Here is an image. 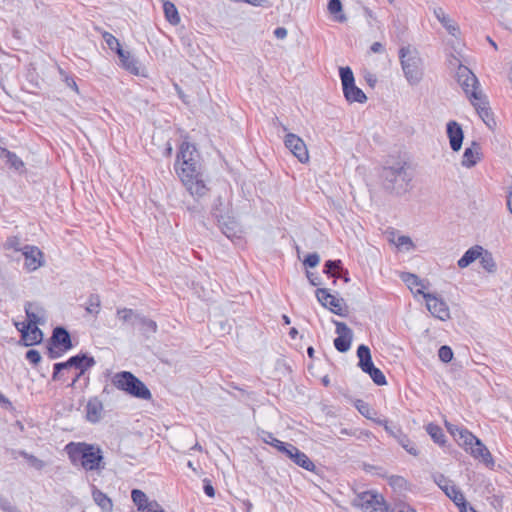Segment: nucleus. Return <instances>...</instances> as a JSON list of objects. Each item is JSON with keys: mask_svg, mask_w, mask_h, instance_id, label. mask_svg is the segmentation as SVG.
Listing matches in <instances>:
<instances>
[{"mask_svg": "<svg viewBox=\"0 0 512 512\" xmlns=\"http://www.w3.org/2000/svg\"><path fill=\"white\" fill-rule=\"evenodd\" d=\"M426 430L435 443L439 445H443L445 443V435L441 427L430 423L427 425Z\"/></svg>", "mask_w": 512, "mask_h": 512, "instance_id": "obj_36", "label": "nucleus"}, {"mask_svg": "<svg viewBox=\"0 0 512 512\" xmlns=\"http://www.w3.org/2000/svg\"><path fill=\"white\" fill-rule=\"evenodd\" d=\"M63 352L64 351H62V347H55L53 345L48 347V355L50 359L59 358Z\"/></svg>", "mask_w": 512, "mask_h": 512, "instance_id": "obj_58", "label": "nucleus"}, {"mask_svg": "<svg viewBox=\"0 0 512 512\" xmlns=\"http://www.w3.org/2000/svg\"><path fill=\"white\" fill-rule=\"evenodd\" d=\"M389 512H417L413 507L408 504H398L391 508Z\"/></svg>", "mask_w": 512, "mask_h": 512, "instance_id": "obj_54", "label": "nucleus"}, {"mask_svg": "<svg viewBox=\"0 0 512 512\" xmlns=\"http://www.w3.org/2000/svg\"><path fill=\"white\" fill-rule=\"evenodd\" d=\"M2 154L3 156L6 158L7 160V163L15 168V169H19L20 167H23V161L13 152H10L6 149H3L2 150Z\"/></svg>", "mask_w": 512, "mask_h": 512, "instance_id": "obj_44", "label": "nucleus"}, {"mask_svg": "<svg viewBox=\"0 0 512 512\" xmlns=\"http://www.w3.org/2000/svg\"><path fill=\"white\" fill-rule=\"evenodd\" d=\"M101 301L97 294H91L86 302V311L90 314L97 315L100 312Z\"/></svg>", "mask_w": 512, "mask_h": 512, "instance_id": "obj_39", "label": "nucleus"}, {"mask_svg": "<svg viewBox=\"0 0 512 512\" xmlns=\"http://www.w3.org/2000/svg\"><path fill=\"white\" fill-rule=\"evenodd\" d=\"M65 450L72 464H80L86 471H101L105 462L100 447L85 442H70Z\"/></svg>", "mask_w": 512, "mask_h": 512, "instance_id": "obj_3", "label": "nucleus"}, {"mask_svg": "<svg viewBox=\"0 0 512 512\" xmlns=\"http://www.w3.org/2000/svg\"><path fill=\"white\" fill-rule=\"evenodd\" d=\"M131 498L139 511L146 512L149 507H158L157 501H149L147 495L139 489H133L131 491Z\"/></svg>", "mask_w": 512, "mask_h": 512, "instance_id": "obj_26", "label": "nucleus"}, {"mask_svg": "<svg viewBox=\"0 0 512 512\" xmlns=\"http://www.w3.org/2000/svg\"><path fill=\"white\" fill-rule=\"evenodd\" d=\"M273 33L277 39H284L287 36V29L284 27H277Z\"/></svg>", "mask_w": 512, "mask_h": 512, "instance_id": "obj_61", "label": "nucleus"}, {"mask_svg": "<svg viewBox=\"0 0 512 512\" xmlns=\"http://www.w3.org/2000/svg\"><path fill=\"white\" fill-rule=\"evenodd\" d=\"M136 320H137L136 325L139 326L141 333L146 338H149L151 335H153L157 332L158 326L154 320L149 319L143 315L136 316Z\"/></svg>", "mask_w": 512, "mask_h": 512, "instance_id": "obj_30", "label": "nucleus"}, {"mask_svg": "<svg viewBox=\"0 0 512 512\" xmlns=\"http://www.w3.org/2000/svg\"><path fill=\"white\" fill-rule=\"evenodd\" d=\"M434 15L450 35L456 36L459 33V26L445 13L443 8H435Z\"/></svg>", "mask_w": 512, "mask_h": 512, "instance_id": "obj_28", "label": "nucleus"}, {"mask_svg": "<svg viewBox=\"0 0 512 512\" xmlns=\"http://www.w3.org/2000/svg\"><path fill=\"white\" fill-rule=\"evenodd\" d=\"M459 504H456L459 507L460 512H477L473 507H471L463 497V501H458Z\"/></svg>", "mask_w": 512, "mask_h": 512, "instance_id": "obj_60", "label": "nucleus"}, {"mask_svg": "<svg viewBox=\"0 0 512 512\" xmlns=\"http://www.w3.org/2000/svg\"><path fill=\"white\" fill-rule=\"evenodd\" d=\"M50 342L55 347H62V351H68L73 347L69 332L60 326L53 330Z\"/></svg>", "mask_w": 512, "mask_h": 512, "instance_id": "obj_22", "label": "nucleus"}, {"mask_svg": "<svg viewBox=\"0 0 512 512\" xmlns=\"http://www.w3.org/2000/svg\"><path fill=\"white\" fill-rule=\"evenodd\" d=\"M307 278H308L309 282H310L313 286H318V285H320L319 277H318L317 275H315L314 273L307 271Z\"/></svg>", "mask_w": 512, "mask_h": 512, "instance_id": "obj_62", "label": "nucleus"}, {"mask_svg": "<svg viewBox=\"0 0 512 512\" xmlns=\"http://www.w3.org/2000/svg\"><path fill=\"white\" fill-rule=\"evenodd\" d=\"M163 11H164L166 20L170 24L177 25L180 23V16H179L178 10L172 2H170L168 0L164 1Z\"/></svg>", "mask_w": 512, "mask_h": 512, "instance_id": "obj_33", "label": "nucleus"}, {"mask_svg": "<svg viewBox=\"0 0 512 512\" xmlns=\"http://www.w3.org/2000/svg\"><path fill=\"white\" fill-rule=\"evenodd\" d=\"M117 55L120 59L121 66L133 75L141 74V65L139 61L131 55L129 51L118 49Z\"/></svg>", "mask_w": 512, "mask_h": 512, "instance_id": "obj_23", "label": "nucleus"}, {"mask_svg": "<svg viewBox=\"0 0 512 512\" xmlns=\"http://www.w3.org/2000/svg\"><path fill=\"white\" fill-rule=\"evenodd\" d=\"M102 36H103V39L106 42L107 46L111 50H113L117 53L118 49H122L118 39L115 36H113L111 33L104 32Z\"/></svg>", "mask_w": 512, "mask_h": 512, "instance_id": "obj_47", "label": "nucleus"}, {"mask_svg": "<svg viewBox=\"0 0 512 512\" xmlns=\"http://www.w3.org/2000/svg\"><path fill=\"white\" fill-rule=\"evenodd\" d=\"M399 59L404 76L410 85H417L423 78V60L419 52L410 46L399 50Z\"/></svg>", "mask_w": 512, "mask_h": 512, "instance_id": "obj_5", "label": "nucleus"}, {"mask_svg": "<svg viewBox=\"0 0 512 512\" xmlns=\"http://www.w3.org/2000/svg\"><path fill=\"white\" fill-rule=\"evenodd\" d=\"M296 465L302 467L307 471H314L315 465L310 458L302 451L295 450L292 460Z\"/></svg>", "mask_w": 512, "mask_h": 512, "instance_id": "obj_34", "label": "nucleus"}, {"mask_svg": "<svg viewBox=\"0 0 512 512\" xmlns=\"http://www.w3.org/2000/svg\"><path fill=\"white\" fill-rule=\"evenodd\" d=\"M345 99L350 102L364 103L367 100L365 93L354 84L349 85L343 89Z\"/></svg>", "mask_w": 512, "mask_h": 512, "instance_id": "obj_31", "label": "nucleus"}, {"mask_svg": "<svg viewBox=\"0 0 512 512\" xmlns=\"http://www.w3.org/2000/svg\"><path fill=\"white\" fill-rule=\"evenodd\" d=\"M284 144L301 163L309 161V153L306 144L298 135L288 133L285 136Z\"/></svg>", "mask_w": 512, "mask_h": 512, "instance_id": "obj_14", "label": "nucleus"}, {"mask_svg": "<svg viewBox=\"0 0 512 512\" xmlns=\"http://www.w3.org/2000/svg\"><path fill=\"white\" fill-rule=\"evenodd\" d=\"M352 505L355 508H359L363 512L389 511V507L383 495L373 490H367L358 493L352 501Z\"/></svg>", "mask_w": 512, "mask_h": 512, "instance_id": "obj_7", "label": "nucleus"}, {"mask_svg": "<svg viewBox=\"0 0 512 512\" xmlns=\"http://www.w3.org/2000/svg\"><path fill=\"white\" fill-rule=\"evenodd\" d=\"M341 268H342L341 260H328V261H326V263L324 265L323 272L325 274H328V275L334 277L335 276L334 271L339 270Z\"/></svg>", "mask_w": 512, "mask_h": 512, "instance_id": "obj_48", "label": "nucleus"}, {"mask_svg": "<svg viewBox=\"0 0 512 512\" xmlns=\"http://www.w3.org/2000/svg\"><path fill=\"white\" fill-rule=\"evenodd\" d=\"M112 384L119 390L143 400H150L152 394L147 386L129 371H121L112 377Z\"/></svg>", "mask_w": 512, "mask_h": 512, "instance_id": "obj_6", "label": "nucleus"}, {"mask_svg": "<svg viewBox=\"0 0 512 512\" xmlns=\"http://www.w3.org/2000/svg\"><path fill=\"white\" fill-rule=\"evenodd\" d=\"M439 359L444 363H449L453 359V351L447 346L443 345L438 350Z\"/></svg>", "mask_w": 512, "mask_h": 512, "instance_id": "obj_50", "label": "nucleus"}, {"mask_svg": "<svg viewBox=\"0 0 512 512\" xmlns=\"http://www.w3.org/2000/svg\"><path fill=\"white\" fill-rule=\"evenodd\" d=\"M483 254V247L475 245L469 248L464 255L458 260L457 265L459 268H466L475 260L479 259Z\"/></svg>", "mask_w": 512, "mask_h": 512, "instance_id": "obj_29", "label": "nucleus"}, {"mask_svg": "<svg viewBox=\"0 0 512 512\" xmlns=\"http://www.w3.org/2000/svg\"><path fill=\"white\" fill-rule=\"evenodd\" d=\"M481 267L489 272L494 273L496 271V262L492 256V253L483 249L482 256L479 257Z\"/></svg>", "mask_w": 512, "mask_h": 512, "instance_id": "obj_35", "label": "nucleus"}, {"mask_svg": "<svg viewBox=\"0 0 512 512\" xmlns=\"http://www.w3.org/2000/svg\"><path fill=\"white\" fill-rule=\"evenodd\" d=\"M468 449L474 458L481 459L488 467H492L494 465V460L490 451L480 439L477 438Z\"/></svg>", "mask_w": 512, "mask_h": 512, "instance_id": "obj_24", "label": "nucleus"}, {"mask_svg": "<svg viewBox=\"0 0 512 512\" xmlns=\"http://www.w3.org/2000/svg\"><path fill=\"white\" fill-rule=\"evenodd\" d=\"M357 356L359 358V367L363 372L371 377L376 385L383 386L387 384L386 377L383 372L374 366L368 346L361 344L357 348Z\"/></svg>", "mask_w": 512, "mask_h": 512, "instance_id": "obj_9", "label": "nucleus"}, {"mask_svg": "<svg viewBox=\"0 0 512 512\" xmlns=\"http://www.w3.org/2000/svg\"><path fill=\"white\" fill-rule=\"evenodd\" d=\"M261 438H262L263 442L273 446L279 452L281 449H284L285 442H282L279 439H277L276 437H274V435L271 432L263 431Z\"/></svg>", "mask_w": 512, "mask_h": 512, "instance_id": "obj_43", "label": "nucleus"}, {"mask_svg": "<svg viewBox=\"0 0 512 512\" xmlns=\"http://www.w3.org/2000/svg\"><path fill=\"white\" fill-rule=\"evenodd\" d=\"M416 293L423 295L427 309L434 317L442 321H446L450 318L449 307L443 299L434 294L425 293L421 289H416Z\"/></svg>", "mask_w": 512, "mask_h": 512, "instance_id": "obj_11", "label": "nucleus"}, {"mask_svg": "<svg viewBox=\"0 0 512 512\" xmlns=\"http://www.w3.org/2000/svg\"><path fill=\"white\" fill-rule=\"evenodd\" d=\"M199 158L200 157L195 146L189 142H183L180 145L179 151L177 153L174 167L184 166L193 162L200 163Z\"/></svg>", "mask_w": 512, "mask_h": 512, "instance_id": "obj_16", "label": "nucleus"}, {"mask_svg": "<svg viewBox=\"0 0 512 512\" xmlns=\"http://www.w3.org/2000/svg\"><path fill=\"white\" fill-rule=\"evenodd\" d=\"M320 262V256L317 253H310L306 256L304 264L310 268L316 267Z\"/></svg>", "mask_w": 512, "mask_h": 512, "instance_id": "obj_51", "label": "nucleus"}, {"mask_svg": "<svg viewBox=\"0 0 512 512\" xmlns=\"http://www.w3.org/2000/svg\"><path fill=\"white\" fill-rule=\"evenodd\" d=\"M336 327L337 337L334 339V346L337 351L341 353L347 352L353 340L352 330L344 323L337 320H332Z\"/></svg>", "mask_w": 512, "mask_h": 512, "instance_id": "obj_12", "label": "nucleus"}, {"mask_svg": "<svg viewBox=\"0 0 512 512\" xmlns=\"http://www.w3.org/2000/svg\"><path fill=\"white\" fill-rule=\"evenodd\" d=\"M446 133L451 149L454 152H458L462 147L464 139V132L461 125L456 121H449L446 125Z\"/></svg>", "mask_w": 512, "mask_h": 512, "instance_id": "obj_17", "label": "nucleus"}, {"mask_svg": "<svg viewBox=\"0 0 512 512\" xmlns=\"http://www.w3.org/2000/svg\"><path fill=\"white\" fill-rule=\"evenodd\" d=\"M315 296L318 302L332 313L339 316H346L347 311L344 309L345 303L343 298L336 297L326 288H318L315 291Z\"/></svg>", "mask_w": 512, "mask_h": 512, "instance_id": "obj_10", "label": "nucleus"}, {"mask_svg": "<svg viewBox=\"0 0 512 512\" xmlns=\"http://www.w3.org/2000/svg\"><path fill=\"white\" fill-rule=\"evenodd\" d=\"M481 156V147L480 145L473 141L470 147H467L463 153L461 165L465 168L474 167Z\"/></svg>", "mask_w": 512, "mask_h": 512, "instance_id": "obj_25", "label": "nucleus"}, {"mask_svg": "<svg viewBox=\"0 0 512 512\" xmlns=\"http://www.w3.org/2000/svg\"><path fill=\"white\" fill-rule=\"evenodd\" d=\"M18 454H19L21 457L25 458V459L27 460L28 464H29L32 468H34V469H36V470H42V469L45 467V462H44L43 460H41V459L37 458L36 456H34V455H32V454L27 453V452H26V451H24V450H20V451L18 452Z\"/></svg>", "mask_w": 512, "mask_h": 512, "instance_id": "obj_40", "label": "nucleus"}, {"mask_svg": "<svg viewBox=\"0 0 512 512\" xmlns=\"http://www.w3.org/2000/svg\"><path fill=\"white\" fill-rule=\"evenodd\" d=\"M295 450L298 448L290 443H285L284 449H281L280 452L286 455L290 460H292L293 455L295 454Z\"/></svg>", "mask_w": 512, "mask_h": 512, "instance_id": "obj_55", "label": "nucleus"}, {"mask_svg": "<svg viewBox=\"0 0 512 512\" xmlns=\"http://www.w3.org/2000/svg\"><path fill=\"white\" fill-rule=\"evenodd\" d=\"M476 439L477 437L475 435L464 428L459 432V435L455 440L459 443V445L464 446L465 449L468 450V448L474 443Z\"/></svg>", "mask_w": 512, "mask_h": 512, "instance_id": "obj_37", "label": "nucleus"}, {"mask_svg": "<svg viewBox=\"0 0 512 512\" xmlns=\"http://www.w3.org/2000/svg\"><path fill=\"white\" fill-rule=\"evenodd\" d=\"M92 498L100 507L102 512H112L113 502L104 492L98 489L94 484L91 485Z\"/></svg>", "mask_w": 512, "mask_h": 512, "instance_id": "obj_27", "label": "nucleus"}, {"mask_svg": "<svg viewBox=\"0 0 512 512\" xmlns=\"http://www.w3.org/2000/svg\"><path fill=\"white\" fill-rule=\"evenodd\" d=\"M141 314L136 313L132 309L129 308H122L117 310V316L120 320L123 322H130L133 326L136 325L137 320L136 316H140Z\"/></svg>", "mask_w": 512, "mask_h": 512, "instance_id": "obj_38", "label": "nucleus"}, {"mask_svg": "<svg viewBox=\"0 0 512 512\" xmlns=\"http://www.w3.org/2000/svg\"><path fill=\"white\" fill-rule=\"evenodd\" d=\"M339 76L342 82V88L352 85L355 83L354 75L350 67H340Z\"/></svg>", "mask_w": 512, "mask_h": 512, "instance_id": "obj_41", "label": "nucleus"}, {"mask_svg": "<svg viewBox=\"0 0 512 512\" xmlns=\"http://www.w3.org/2000/svg\"><path fill=\"white\" fill-rule=\"evenodd\" d=\"M356 409L359 411L361 415H363L367 419H373V415L375 414L374 410L369 406L368 403L363 400H357L355 403Z\"/></svg>", "mask_w": 512, "mask_h": 512, "instance_id": "obj_45", "label": "nucleus"}, {"mask_svg": "<svg viewBox=\"0 0 512 512\" xmlns=\"http://www.w3.org/2000/svg\"><path fill=\"white\" fill-rule=\"evenodd\" d=\"M402 279L410 289H413V287H420L419 289L423 291L425 288L421 279L414 274L407 273L402 277Z\"/></svg>", "mask_w": 512, "mask_h": 512, "instance_id": "obj_46", "label": "nucleus"}, {"mask_svg": "<svg viewBox=\"0 0 512 512\" xmlns=\"http://www.w3.org/2000/svg\"><path fill=\"white\" fill-rule=\"evenodd\" d=\"M104 413V406L98 397H91L88 399L85 406V419L90 423H98Z\"/></svg>", "mask_w": 512, "mask_h": 512, "instance_id": "obj_19", "label": "nucleus"}, {"mask_svg": "<svg viewBox=\"0 0 512 512\" xmlns=\"http://www.w3.org/2000/svg\"><path fill=\"white\" fill-rule=\"evenodd\" d=\"M379 177L385 191L403 195L410 189L413 174L406 162L398 161L393 165L384 166Z\"/></svg>", "mask_w": 512, "mask_h": 512, "instance_id": "obj_1", "label": "nucleus"}, {"mask_svg": "<svg viewBox=\"0 0 512 512\" xmlns=\"http://www.w3.org/2000/svg\"><path fill=\"white\" fill-rule=\"evenodd\" d=\"M175 171L188 193L195 199L207 195L209 188L202 170L201 163H188L184 166H176Z\"/></svg>", "mask_w": 512, "mask_h": 512, "instance_id": "obj_4", "label": "nucleus"}, {"mask_svg": "<svg viewBox=\"0 0 512 512\" xmlns=\"http://www.w3.org/2000/svg\"><path fill=\"white\" fill-rule=\"evenodd\" d=\"M43 339L42 331L37 325L26 324L22 322L21 341L25 346H33L39 344Z\"/></svg>", "mask_w": 512, "mask_h": 512, "instance_id": "obj_20", "label": "nucleus"}, {"mask_svg": "<svg viewBox=\"0 0 512 512\" xmlns=\"http://www.w3.org/2000/svg\"><path fill=\"white\" fill-rule=\"evenodd\" d=\"M507 207L510 213L512 214V187H509L508 195H507Z\"/></svg>", "mask_w": 512, "mask_h": 512, "instance_id": "obj_64", "label": "nucleus"}, {"mask_svg": "<svg viewBox=\"0 0 512 512\" xmlns=\"http://www.w3.org/2000/svg\"><path fill=\"white\" fill-rule=\"evenodd\" d=\"M447 430L450 432V434L456 439L459 435V432L463 430V427H459L457 425L451 424L446 422L445 423Z\"/></svg>", "mask_w": 512, "mask_h": 512, "instance_id": "obj_59", "label": "nucleus"}, {"mask_svg": "<svg viewBox=\"0 0 512 512\" xmlns=\"http://www.w3.org/2000/svg\"><path fill=\"white\" fill-rule=\"evenodd\" d=\"M396 245H397L398 247H401V246H407V249H410V248H412V247H413V243H412L411 238H410V237H408V236H404V235L399 236V237L397 238Z\"/></svg>", "mask_w": 512, "mask_h": 512, "instance_id": "obj_56", "label": "nucleus"}, {"mask_svg": "<svg viewBox=\"0 0 512 512\" xmlns=\"http://www.w3.org/2000/svg\"><path fill=\"white\" fill-rule=\"evenodd\" d=\"M4 248L7 250H14V251L22 252L23 246H21L20 238H18L17 236H12L6 240V242L4 244Z\"/></svg>", "mask_w": 512, "mask_h": 512, "instance_id": "obj_49", "label": "nucleus"}, {"mask_svg": "<svg viewBox=\"0 0 512 512\" xmlns=\"http://www.w3.org/2000/svg\"><path fill=\"white\" fill-rule=\"evenodd\" d=\"M370 50L373 52V53H381L384 51V47L383 45L380 43V42H374L371 47H370Z\"/></svg>", "mask_w": 512, "mask_h": 512, "instance_id": "obj_63", "label": "nucleus"}, {"mask_svg": "<svg viewBox=\"0 0 512 512\" xmlns=\"http://www.w3.org/2000/svg\"><path fill=\"white\" fill-rule=\"evenodd\" d=\"M24 309L27 317V322H25L26 324L39 325L45 323L46 313L39 303L26 302Z\"/></svg>", "mask_w": 512, "mask_h": 512, "instance_id": "obj_21", "label": "nucleus"}, {"mask_svg": "<svg viewBox=\"0 0 512 512\" xmlns=\"http://www.w3.org/2000/svg\"><path fill=\"white\" fill-rule=\"evenodd\" d=\"M434 482L437 486L445 493L447 497H449L455 504H459L458 501H463V493L459 490V488L447 478L445 475L441 473H435L432 475Z\"/></svg>", "mask_w": 512, "mask_h": 512, "instance_id": "obj_13", "label": "nucleus"}, {"mask_svg": "<svg viewBox=\"0 0 512 512\" xmlns=\"http://www.w3.org/2000/svg\"><path fill=\"white\" fill-rule=\"evenodd\" d=\"M24 267L28 271H35L43 264V254L40 249L32 245H24L22 249Z\"/></svg>", "mask_w": 512, "mask_h": 512, "instance_id": "obj_15", "label": "nucleus"}, {"mask_svg": "<svg viewBox=\"0 0 512 512\" xmlns=\"http://www.w3.org/2000/svg\"><path fill=\"white\" fill-rule=\"evenodd\" d=\"M328 11L335 15V19L339 22H344L346 17L344 14L337 15L342 11V3L340 0H329L328 2Z\"/></svg>", "mask_w": 512, "mask_h": 512, "instance_id": "obj_42", "label": "nucleus"}, {"mask_svg": "<svg viewBox=\"0 0 512 512\" xmlns=\"http://www.w3.org/2000/svg\"><path fill=\"white\" fill-rule=\"evenodd\" d=\"M60 73H61L62 75H64V79H63V80H64V82L66 83V85H67L68 87H70L72 90H74L76 93H79V89H78V86H77V84H76V82H75L74 78H73V77H71V76H68V75L64 74V72H63L62 70L60 71Z\"/></svg>", "mask_w": 512, "mask_h": 512, "instance_id": "obj_57", "label": "nucleus"}, {"mask_svg": "<svg viewBox=\"0 0 512 512\" xmlns=\"http://www.w3.org/2000/svg\"><path fill=\"white\" fill-rule=\"evenodd\" d=\"M95 363V359L92 356H88L87 354H77L70 357L65 362L55 363L53 366L52 379L54 381L61 380L63 377L61 372L70 368H75L81 371V373H85L88 369L93 367Z\"/></svg>", "mask_w": 512, "mask_h": 512, "instance_id": "obj_8", "label": "nucleus"}, {"mask_svg": "<svg viewBox=\"0 0 512 512\" xmlns=\"http://www.w3.org/2000/svg\"><path fill=\"white\" fill-rule=\"evenodd\" d=\"M213 217L217 220L222 233L229 239H233L238 233L237 222L224 214L217 213V208L213 209Z\"/></svg>", "mask_w": 512, "mask_h": 512, "instance_id": "obj_18", "label": "nucleus"}, {"mask_svg": "<svg viewBox=\"0 0 512 512\" xmlns=\"http://www.w3.org/2000/svg\"><path fill=\"white\" fill-rule=\"evenodd\" d=\"M457 81L480 118L487 123L491 113L488 101L479 89V81L475 74L468 67L460 65L457 70Z\"/></svg>", "mask_w": 512, "mask_h": 512, "instance_id": "obj_2", "label": "nucleus"}, {"mask_svg": "<svg viewBox=\"0 0 512 512\" xmlns=\"http://www.w3.org/2000/svg\"><path fill=\"white\" fill-rule=\"evenodd\" d=\"M26 359L30 363L37 365L41 361V355L37 350L30 349L26 352Z\"/></svg>", "mask_w": 512, "mask_h": 512, "instance_id": "obj_52", "label": "nucleus"}, {"mask_svg": "<svg viewBox=\"0 0 512 512\" xmlns=\"http://www.w3.org/2000/svg\"><path fill=\"white\" fill-rule=\"evenodd\" d=\"M397 442L411 455L417 456L419 454L415 444L404 434L401 429L397 428V435H395Z\"/></svg>", "mask_w": 512, "mask_h": 512, "instance_id": "obj_32", "label": "nucleus"}, {"mask_svg": "<svg viewBox=\"0 0 512 512\" xmlns=\"http://www.w3.org/2000/svg\"><path fill=\"white\" fill-rule=\"evenodd\" d=\"M203 490L208 497L213 498L215 496V489L209 479L203 480Z\"/></svg>", "mask_w": 512, "mask_h": 512, "instance_id": "obj_53", "label": "nucleus"}]
</instances>
